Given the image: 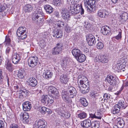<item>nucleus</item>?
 <instances>
[{
  "instance_id": "1",
  "label": "nucleus",
  "mask_w": 128,
  "mask_h": 128,
  "mask_svg": "<svg viewBox=\"0 0 128 128\" xmlns=\"http://www.w3.org/2000/svg\"><path fill=\"white\" fill-rule=\"evenodd\" d=\"M78 83L80 90L83 94L88 92L89 91V83L86 78L83 75H79L78 77Z\"/></svg>"
},
{
  "instance_id": "2",
  "label": "nucleus",
  "mask_w": 128,
  "mask_h": 128,
  "mask_svg": "<svg viewBox=\"0 0 128 128\" xmlns=\"http://www.w3.org/2000/svg\"><path fill=\"white\" fill-rule=\"evenodd\" d=\"M33 5L35 6V9L36 10L34 11L32 16V18L33 20L35 22L38 24L40 22L42 17L44 15V14L42 12V10L40 8H38V6L35 4Z\"/></svg>"
},
{
  "instance_id": "3",
  "label": "nucleus",
  "mask_w": 128,
  "mask_h": 128,
  "mask_svg": "<svg viewBox=\"0 0 128 128\" xmlns=\"http://www.w3.org/2000/svg\"><path fill=\"white\" fill-rule=\"evenodd\" d=\"M70 12L73 15H75L76 14L80 12L81 14H84V10L83 9L82 4H76L74 5H71L70 6Z\"/></svg>"
},
{
  "instance_id": "4",
  "label": "nucleus",
  "mask_w": 128,
  "mask_h": 128,
  "mask_svg": "<svg viewBox=\"0 0 128 128\" xmlns=\"http://www.w3.org/2000/svg\"><path fill=\"white\" fill-rule=\"evenodd\" d=\"M26 28L25 27H20L18 28L17 31V34L20 39L24 40L27 37Z\"/></svg>"
},
{
  "instance_id": "5",
  "label": "nucleus",
  "mask_w": 128,
  "mask_h": 128,
  "mask_svg": "<svg viewBox=\"0 0 128 128\" xmlns=\"http://www.w3.org/2000/svg\"><path fill=\"white\" fill-rule=\"evenodd\" d=\"M53 99L54 98L51 96L50 98L47 95H43L42 96L40 100L44 104L50 105L53 102Z\"/></svg>"
},
{
  "instance_id": "6",
  "label": "nucleus",
  "mask_w": 128,
  "mask_h": 128,
  "mask_svg": "<svg viewBox=\"0 0 128 128\" xmlns=\"http://www.w3.org/2000/svg\"><path fill=\"white\" fill-rule=\"evenodd\" d=\"M63 46L62 43L60 42L58 43L56 46L52 49V54L54 55L59 54L62 51Z\"/></svg>"
},
{
  "instance_id": "7",
  "label": "nucleus",
  "mask_w": 128,
  "mask_h": 128,
  "mask_svg": "<svg viewBox=\"0 0 128 128\" xmlns=\"http://www.w3.org/2000/svg\"><path fill=\"white\" fill-rule=\"evenodd\" d=\"M38 61L36 57H30L28 61V65L30 67L33 68L37 65Z\"/></svg>"
},
{
  "instance_id": "8",
  "label": "nucleus",
  "mask_w": 128,
  "mask_h": 128,
  "mask_svg": "<svg viewBox=\"0 0 128 128\" xmlns=\"http://www.w3.org/2000/svg\"><path fill=\"white\" fill-rule=\"evenodd\" d=\"M68 94L70 98H73L76 96L77 91L75 88L70 86H68L66 92Z\"/></svg>"
},
{
  "instance_id": "9",
  "label": "nucleus",
  "mask_w": 128,
  "mask_h": 128,
  "mask_svg": "<svg viewBox=\"0 0 128 128\" xmlns=\"http://www.w3.org/2000/svg\"><path fill=\"white\" fill-rule=\"evenodd\" d=\"M48 93L50 95H51L55 98L59 96V93L58 90L55 87L52 86L48 87Z\"/></svg>"
},
{
  "instance_id": "10",
  "label": "nucleus",
  "mask_w": 128,
  "mask_h": 128,
  "mask_svg": "<svg viewBox=\"0 0 128 128\" xmlns=\"http://www.w3.org/2000/svg\"><path fill=\"white\" fill-rule=\"evenodd\" d=\"M61 13L62 14V17L64 19L68 20L70 18V13L65 7L61 9Z\"/></svg>"
},
{
  "instance_id": "11",
  "label": "nucleus",
  "mask_w": 128,
  "mask_h": 128,
  "mask_svg": "<svg viewBox=\"0 0 128 128\" xmlns=\"http://www.w3.org/2000/svg\"><path fill=\"white\" fill-rule=\"evenodd\" d=\"M86 40L88 42V45L90 46H92L94 45L96 42L95 37L91 34L87 35L86 36Z\"/></svg>"
},
{
  "instance_id": "12",
  "label": "nucleus",
  "mask_w": 128,
  "mask_h": 128,
  "mask_svg": "<svg viewBox=\"0 0 128 128\" xmlns=\"http://www.w3.org/2000/svg\"><path fill=\"white\" fill-rule=\"evenodd\" d=\"M108 14V12L105 10H100L98 11L97 15L101 18H106Z\"/></svg>"
},
{
  "instance_id": "13",
  "label": "nucleus",
  "mask_w": 128,
  "mask_h": 128,
  "mask_svg": "<svg viewBox=\"0 0 128 128\" xmlns=\"http://www.w3.org/2000/svg\"><path fill=\"white\" fill-rule=\"evenodd\" d=\"M20 119L25 124L28 123L29 122V115L27 112H21L20 114Z\"/></svg>"
},
{
  "instance_id": "14",
  "label": "nucleus",
  "mask_w": 128,
  "mask_h": 128,
  "mask_svg": "<svg viewBox=\"0 0 128 128\" xmlns=\"http://www.w3.org/2000/svg\"><path fill=\"white\" fill-rule=\"evenodd\" d=\"M52 34L53 36L57 38H61L63 36L62 31L58 28L55 29L53 31Z\"/></svg>"
},
{
  "instance_id": "15",
  "label": "nucleus",
  "mask_w": 128,
  "mask_h": 128,
  "mask_svg": "<svg viewBox=\"0 0 128 128\" xmlns=\"http://www.w3.org/2000/svg\"><path fill=\"white\" fill-rule=\"evenodd\" d=\"M116 123L117 125L114 126V128H115L116 127L118 128H122L123 127L125 124L124 120L120 118H117L116 121Z\"/></svg>"
},
{
  "instance_id": "16",
  "label": "nucleus",
  "mask_w": 128,
  "mask_h": 128,
  "mask_svg": "<svg viewBox=\"0 0 128 128\" xmlns=\"http://www.w3.org/2000/svg\"><path fill=\"white\" fill-rule=\"evenodd\" d=\"M62 96L63 100L66 102L71 104L72 102V100L70 98L68 94L66 92H62Z\"/></svg>"
},
{
  "instance_id": "17",
  "label": "nucleus",
  "mask_w": 128,
  "mask_h": 128,
  "mask_svg": "<svg viewBox=\"0 0 128 128\" xmlns=\"http://www.w3.org/2000/svg\"><path fill=\"white\" fill-rule=\"evenodd\" d=\"M106 80L110 85H114L116 84V78L112 76L108 75Z\"/></svg>"
},
{
  "instance_id": "18",
  "label": "nucleus",
  "mask_w": 128,
  "mask_h": 128,
  "mask_svg": "<svg viewBox=\"0 0 128 128\" xmlns=\"http://www.w3.org/2000/svg\"><path fill=\"white\" fill-rule=\"evenodd\" d=\"M28 93L26 90H20L17 92L18 96L20 99L25 98L28 94Z\"/></svg>"
},
{
  "instance_id": "19",
  "label": "nucleus",
  "mask_w": 128,
  "mask_h": 128,
  "mask_svg": "<svg viewBox=\"0 0 128 128\" xmlns=\"http://www.w3.org/2000/svg\"><path fill=\"white\" fill-rule=\"evenodd\" d=\"M20 60V55L17 53L13 54L12 56V61L15 64H18Z\"/></svg>"
},
{
  "instance_id": "20",
  "label": "nucleus",
  "mask_w": 128,
  "mask_h": 128,
  "mask_svg": "<svg viewBox=\"0 0 128 128\" xmlns=\"http://www.w3.org/2000/svg\"><path fill=\"white\" fill-rule=\"evenodd\" d=\"M80 124L83 128L89 127L92 125L91 121L89 119H86L81 122Z\"/></svg>"
},
{
  "instance_id": "21",
  "label": "nucleus",
  "mask_w": 128,
  "mask_h": 128,
  "mask_svg": "<svg viewBox=\"0 0 128 128\" xmlns=\"http://www.w3.org/2000/svg\"><path fill=\"white\" fill-rule=\"evenodd\" d=\"M60 80L61 83L66 84L68 82L69 79L67 74H64L60 76Z\"/></svg>"
},
{
  "instance_id": "22",
  "label": "nucleus",
  "mask_w": 128,
  "mask_h": 128,
  "mask_svg": "<svg viewBox=\"0 0 128 128\" xmlns=\"http://www.w3.org/2000/svg\"><path fill=\"white\" fill-rule=\"evenodd\" d=\"M23 108L25 111H28L32 108L31 103L29 102H26L22 104Z\"/></svg>"
},
{
  "instance_id": "23",
  "label": "nucleus",
  "mask_w": 128,
  "mask_h": 128,
  "mask_svg": "<svg viewBox=\"0 0 128 128\" xmlns=\"http://www.w3.org/2000/svg\"><path fill=\"white\" fill-rule=\"evenodd\" d=\"M28 82L30 86L33 87H35L37 84V80L33 77L30 78L28 80Z\"/></svg>"
},
{
  "instance_id": "24",
  "label": "nucleus",
  "mask_w": 128,
  "mask_h": 128,
  "mask_svg": "<svg viewBox=\"0 0 128 128\" xmlns=\"http://www.w3.org/2000/svg\"><path fill=\"white\" fill-rule=\"evenodd\" d=\"M47 123L44 120H39L38 122V128H46Z\"/></svg>"
},
{
  "instance_id": "25",
  "label": "nucleus",
  "mask_w": 128,
  "mask_h": 128,
  "mask_svg": "<svg viewBox=\"0 0 128 128\" xmlns=\"http://www.w3.org/2000/svg\"><path fill=\"white\" fill-rule=\"evenodd\" d=\"M61 65L63 69L64 70L66 71L68 69V61L66 59H64L62 62Z\"/></svg>"
},
{
  "instance_id": "26",
  "label": "nucleus",
  "mask_w": 128,
  "mask_h": 128,
  "mask_svg": "<svg viewBox=\"0 0 128 128\" xmlns=\"http://www.w3.org/2000/svg\"><path fill=\"white\" fill-rule=\"evenodd\" d=\"M33 4V6L29 4H27L25 5L24 7V10L26 12H32L33 9V6L35 7Z\"/></svg>"
},
{
  "instance_id": "27",
  "label": "nucleus",
  "mask_w": 128,
  "mask_h": 128,
  "mask_svg": "<svg viewBox=\"0 0 128 128\" xmlns=\"http://www.w3.org/2000/svg\"><path fill=\"white\" fill-rule=\"evenodd\" d=\"M72 52V55L76 58L78 57L82 53L80 50L76 48L73 49Z\"/></svg>"
},
{
  "instance_id": "28",
  "label": "nucleus",
  "mask_w": 128,
  "mask_h": 128,
  "mask_svg": "<svg viewBox=\"0 0 128 128\" xmlns=\"http://www.w3.org/2000/svg\"><path fill=\"white\" fill-rule=\"evenodd\" d=\"M108 26H104L102 27L101 28V32L104 35H108L110 33V31L108 30Z\"/></svg>"
},
{
  "instance_id": "29",
  "label": "nucleus",
  "mask_w": 128,
  "mask_h": 128,
  "mask_svg": "<svg viewBox=\"0 0 128 128\" xmlns=\"http://www.w3.org/2000/svg\"><path fill=\"white\" fill-rule=\"evenodd\" d=\"M76 58L79 62H82L85 61L86 57L84 54L81 53Z\"/></svg>"
},
{
  "instance_id": "30",
  "label": "nucleus",
  "mask_w": 128,
  "mask_h": 128,
  "mask_svg": "<svg viewBox=\"0 0 128 128\" xmlns=\"http://www.w3.org/2000/svg\"><path fill=\"white\" fill-rule=\"evenodd\" d=\"M44 8L47 12L49 14L52 13L54 10L53 8L48 5H45L44 6Z\"/></svg>"
},
{
  "instance_id": "31",
  "label": "nucleus",
  "mask_w": 128,
  "mask_h": 128,
  "mask_svg": "<svg viewBox=\"0 0 128 128\" xmlns=\"http://www.w3.org/2000/svg\"><path fill=\"white\" fill-rule=\"evenodd\" d=\"M124 68V67H123L122 62H120L119 63H118L116 65L114 69L116 70H122L123 68Z\"/></svg>"
},
{
  "instance_id": "32",
  "label": "nucleus",
  "mask_w": 128,
  "mask_h": 128,
  "mask_svg": "<svg viewBox=\"0 0 128 128\" xmlns=\"http://www.w3.org/2000/svg\"><path fill=\"white\" fill-rule=\"evenodd\" d=\"M95 3L94 0H86L84 3V5L85 7L87 6H94Z\"/></svg>"
},
{
  "instance_id": "33",
  "label": "nucleus",
  "mask_w": 128,
  "mask_h": 128,
  "mask_svg": "<svg viewBox=\"0 0 128 128\" xmlns=\"http://www.w3.org/2000/svg\"><path fill=\"white\" fill-rule=\"evenodd\" d=\"M120 108L122 109H125L127 106V105L124 102L120 101L118 102L117 104H116Z\"/></svg>"
},
{
  "instance_id": "34",
  "label": "nucleus",
  "mask_w": 128,
  "mask_h": 128,
  "mask_svg": "<svg viewBox=\"0 0 128 128\" xmlns=\"http://www.w3.org/2000/svg\"><path fill=\"white\" fill-rule=\"evenodd\" d=\"M80 100V103L84 106H86L88 105V103L87 100L84 98H81Z\"/></svg>"
},
{
  "instance_id": "35",
  "label": "nucleus",
  "mask_w": 128,
  "mask_h": 128,
  "mask_svg": "<svg viewBox=\"0 0 128 128\" xmlns=\"http://www.w3.org/2000/svg\"><path fill=\"white\" fill-rule=\"evenodd\" d=\"M52 75V73L50 71H48L44 73L43 74L44 77L47 79L50 78Z\"/></svg>"
},
{
  "instance_id": "36",
  "label": "nucleus",
  "mask_w": 128,
  "mask_h": 128,
  "mask_svg": "<svg viewBox=\"0 0 128 128\" xmlns=\"http://www.w3.org/2000/svg\"><path fill=\"white\" fill-rule=\"evenodd\" d=\"M100 122L99 121H95L92 124V128H99L100 127Z\"/></svg>"
},
{
  "instance_id": "37",
  "label": "nucleus",
  "mask_w": 128,
  "mask_h": 128,
  "mask_svg": "<svg viewBox=\"0 0 128 128\" xmlns=\"http://www.w3.org/2000/svg\"><path fill=\"white\" fill-rule=\"evenodd\" d=\"M78 117L80 119L86 118L87 116V114L84 112H82L78 115Z\"/></svg>"
},
{
  "instance_id": "38",
  "label": "nucleus",
  "mask_w": 128,
  "mask_h": 128,
  "mask_svg": "<svg viewBox=\"0 0 128 128\" xmlns=\"http://www.w3.org/2000/svg\"><path fill=\"white\" fill-rule=\"evenodd\" d=\"M116 104L114 106V109L113 110L112 112L113 114H116L119 113L120 111V109Z\"/></svg>"
},
{
  "instance_id": "39",
  "label": "nucleus",
  "mask_w": 128,
  "mask_h": 128,
  "mask_svg": "<svg viewBox=\"0 0 128 128\" xmlns=\"http://www.w3.org/2000/svg\"><path fill=\"white\" fill-rule=\"evenodd\" d=\"M94 6H87L86 7L87 8V10L88 11L90 12H94L95 10V8Z\"/></svg>"
},
{
  "instance_id": "40",
  "label": "nucleus",
  "mask_w": 128,
  "mask_h": 128,
  "mask_svg": "<svg viewBox=\"0 0 128 128\" xmlns=\"http://www.w3.org/2000/svg\"><path fill=\"white\" fill-rule=\"evenodd\" d=\"M78 0H67V3L70 5H74L76 4H78Z\"/></svg>"
},
{
  "instance_id": "41",
  "label": "nucleus",
  "mask_w": 128,
  "mask_h": 128,
  "mask_svg": "<svg viewBox=\"0 0 128 128\" xmlns=\"http://www.w3.org/2000/svg\"><path fill=\"white\" fill-rule=\"evenodd\" d=\"M108 57L105 55L102 56V58L100 62L104 63H107L108 61Z\"/></svg>"
},
{
  "instance_id": "42",
  "label": "nucleus",
  "mask_w": 128,
  "mask_h": 128,
  "mask_svg": "<svg viewBox=\"0 0 128 128\" xmlns=\"http://www.w3.org/2000/svg\"><path fill=\"white\" fill-rule=\"evenodd\" d=\"M90 95L92 98H97L98 96L99 95V94L95 91H92L91 92Z\"/></svg>"
},
{
  "instance_id": "43",
  "label": "nucleus",
  "mask_w": 128,
  "mask_h": 128,
  "mask_svg": "<svg viewBox=\"0 0 128 128\" xmlns=\"http://www.w3.org/2000/svg\"><path fill=\"white\" fill-rule=\"evenodd\" d=\"M128 15L126 12H124L122 14L120 17L124 21H126L128 18Z\"/></svg>"
},
{
  "instance_id": "44",
  "label": "nucleus",
  "mask_w": 128,
  "mask_h": 128,
  "mask_svg": "<svg viewBox=\"0 0 128 128\" xmlns=\"http://www.w3.org/2000/svg\"><path fill=\"white\" fill-rule=\"evenodd\" d=\"M11 42V40L8 36H6L5 40L4 42V43L6 45L8 44L10 45V44Z\"/></svg>"
},
{
  "instance_id": "45",
  "label": "nucleus",
  "mask_w": 128,
  "mask_h": 128,
  "mask_svg": "<svg viewBox=\"0 0 128 128\" xmlns=\"http://www.w3.org/2000/svg\"><path fill=\"white\" fill-rule=\"evenodd\" d=\"M7 8L6 5V4L1 5L0 6V12H4L5 13V11Z\"/></svg>"
},
{
  "instance_id": "46",
  "label": "nucleus",
  "mask_w": 128,
  "mask_h": 128,
  "mask_svg": "<svg viewBox=\"0 0 128 128\" xmlns=\"http://www.w3.org/2000/svg\"><path fill=\"white\" fill-rule=\"evenodd\" d=\"M102 58V56L100 54L97 55L95 58L94 60L95 62H100Z\"/></svg>"
},
{
  "instance_id": "47",
  "label": "nucleus",
  "mask_w": 128,
  "mask_h": 128,
  "mask_svg": "<svg viewBox=\"0 0 128 128\" xmlns=\"http://www.w3.org/2000/svg\"><path fill=\"white\" fill-rule=\"evenodd\" d=\"M17 76L20 78L22 79L24 78L23 72L21 70L19 71L17 74Z\"/></svg>"
},
{
  "instance_id": "48",
  "label": "nucleus",
  "mask_w": 128,
  "mask_h": 128,
  "mask_svg": "<svg viewBox=\"0 0 128 128\" xmlns=\"http://www.w3.org/2000/svg\"><path fill=\"white\" fill-rule=\"evenodd\" d=\"M56 25L59 28L63 27L64 26V23L60 21H58L57 22Z\"/></svg>"
},
{
  "instance_id": "49",
  "label": "nucleus",
  "mask_w": 128,
  "mask_h": 128,
  "mask_svg": "<svg viewBox=\"0 0 128 128\" xmlns=\"http://www.w3.org/2000/svg\"><path fill=\"white\" fill-rule=\"evenodd\" d=\"M104 47V44L102 42H98L97 44V47L98 48L101 49H102Z\"/></svg>"
},
{
  "instance_id": "50",
  "label": "nucleus",
  "mask_w": 128,
  "mask_h": 128,
  "mask_svg": "<svg viewBox=\"0 0 128 128\" xmlns=\"http://www.w3.org/2000/svg\"><path fill=\"white\" fill-rule=\"evenodd\" d=\"M6 68L10 71H12V66L11 64L10 63H7Z\"/></svg>"
},
{
  "instance_id": "51",
  "label": "nucleus",
  "mask_w": 128,
  "mask_h": 128,
  "mask_svg": "<svg viewBox=\"0 0 128 128\" xmlns=\"http://www.w3.org/2000/svg\"><path fill=\"white\" fill-rule=\"evenodd\" d=\"M39 46L42 48H44L46 46V43L44 40L40 41Z\"/></svg>"
},
{
  "instance_id": "52",
  "label": "nucleus",
  "mask_w": 128,
  "mask_h": 128,
  "mask_svg": "<svg viewBox=\"0 0 128 128\" xmlns=\"http://www.w3.org/2000/svg\"><path fill=\"white\" fill-rule=\"evenodd\" d=\"M12 46L9 45V46L6 48V52L7 54H8L10 52L12 49Z\"/></svg>"
},
{
  "instance_id": "53",
  "label": "nucleus",
  "mask_w": 128,
  "mask_h": 128,
  "mask_svg": "<svg viewBox=\"0 0 128 128\" xmlns=\"http://www.w3.org/2000/svg\"><path fill=\"white\" fill-rule=\"evenodd\" d=\"M53 2L55 5H58L61 3V0H53Z\"/></svg>"
},
{
  "instance_id": "54",
  "label": "nucleus",
  "mask_w": 128,
  "mask_h": 128,
  "mask_svg": "<svg viewBox=\"0 0 128 128\" xmlns=\"http://www.w3.org/2000/svg\"><path fill=\"white\" fill-rule=\"evenodd\" d=\"M46 107L43 106L39 109V110L42 114H44L45 113V110H46Z\"/></svg>"
},
{
  "instance_id": "55",
  "label": "nucleus",
  "mask_w": 128,
  "mask_h": 128,
  "mask_svg": "<svg viewBox=\"0 0 128 128\" xmlns=\"http://www.w3.org/2000/svg\"><path fill=\"white\" fill-rule=\"evenodd\" d=\"M95 114L96 118L98 119H101L102 118L100 112H95Z\"/></svg>"
},
{
  "instance_id": "56",
  "label": "nucleus",
  "mask_w": 128,
  "mask_h": 128,
  "mask_svg": "<svg viewBox=\"0 0 128 128\" xmlns=\"http://www.w3.org/2000/svg\"><path fill=\"white\" fill-rule=\"evenodd\" d=\"M122 37V32H119L118 34L116 36L114 37L116 39L118 40L121 39Z\"/></svg>"
},
{
  "instance_id": "57",
  "label": "nucleus",
  "mask_w": 128,
  "mask_h": 128,
  "mask_svg": "<svg viewBox=\"0 0 128 128\" xmlns=\"http://www.w3.org/2000/svg\"><path fill=\"white\" fill-rule=\"evenodd\" d=\"M0 128H5V125L4 122L0 120Z\"/></svg>"
},
{
  "instance_id": "58",
  "label": "nucleus",
  "mask_w": 128,
  "mask_h": 128,
  "mask_svg": "<svg viewBox=\"0 0 128 128\" xmlns=\"http://www.w3.org/2000/svg\"><path fill=\"white\" fill-rule=\"evenodd\" d=\"M10 128H20V127L18 125L13 124L10 125Z\"/></svg>"
},
{
  "instance_id": "59",
  "label": "nucleus",
  "mask_w": 128,
  "mask_h": 128,
  "mask_svg": "<svg viewBox=\"0 0 128 128\" xmlns=\"http://www.w3.org/2000/svg\"><path fill=\"white\" fill-rule=\"evenodd\" d=\"M110 98V96L107 94H105L103 96L104 100H107Z\"/></svg>"
},
{
  "instance_id": "60",
  "label": "nucleus",
  "mask_w": 128,
  "mask_h": 128,
  "mask_svg": "<svg viewBox=\"0 0 128 128\" xmlns=\"http://www.w3.org/2000/svg\"><path fill=\"white\" fill-rule=\"evenodd\" d=\"M65 31L67 32H70L71 31V28L68 26H66L65 28Z\"/></svg>"
},
{
  "instance_id": "61",
  "label": "nucleus",
  "mask_w": 128,
  "mask_h": 128,
  "mask_svg": "<svg viewBox=\"0 0 128 128\" xmlns=\"http://www.w3.org/2000/svg\"><path fill=\"white\" fill-rule=\"evenodd\" d=\"M64 115L67 118H68L70 116V114L69 113H66Z\"/></svg>"
},
{
  "instance_id": "62",
  "label": "nucleus",
  "mask_w": 128,
  "mask_h": 128,
  "mask_svg": "<svg viewBox=\"0 0 128 128\" xmlns=\"http://www.w3.org/2000/svg\"><path fill=\"white\" fill-rule=\"evenodd\" d=\"M46 110H45V113L46 112L48 113V114H51V110L48 108H46Z\"/></svg>"
},
{
  "instance_id": "63",
  "label": "nucleus",
  "mask_w": 128,
  "mask_h": 128,
  "mask_svg": "<svg viewBox=\"0 0 128 128\" xmlns=\"http://www.w3.org/2000/svg\"><path fill=\"white\" fill-rule=\"evenodd\" d=\"M90 116L92 118H96V116H95V114H90Z\"/></svg>"
},
{
  "instance_id": "64",
  "label": "nucleus",
  "mask_w": 128,
  "mask_h": 128,
  "mask_svg": "<svg viewBox=\"0 0 128 128\" xmlns=\"http://www.w3.org/2000/svg\"><path fill=\"white\" fill-rule=\"evenodd\" d=\"M128 81H125L124 83L123 86L126 87L128 86Z\"/></svg>"
}]
</instances>
